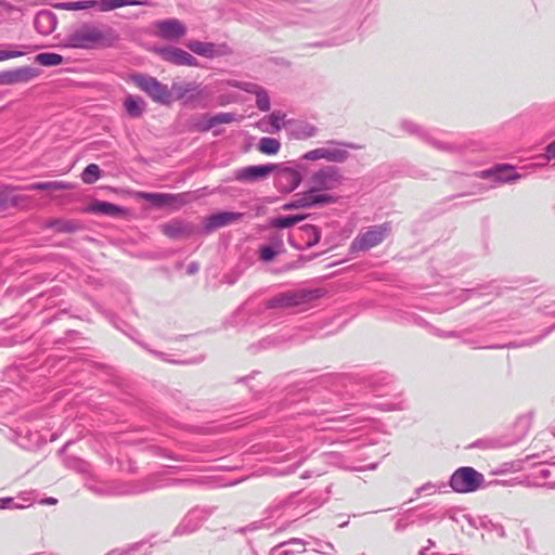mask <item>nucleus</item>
I'll list each match as a JSON object with an SVG mask.
<instances>
[{
	"instance_id": "57",
	"label": "nucleus",
	"mask_w": 555,
	"mask_h": 555,
	"mask_svg": "<svg viewBox=\"0 0 555 555\" xmlns=\"http://www.w3.org/2000/svg\"><path fill=\"white\" fill-rule=\"evenodd\" d=\"M434 519H436L435 514L422 513V514L417 515V520L421 521L422 524H428V522L433 521Z\"/></svg>"
},
{
	"instance_id": "63",
	"label": "nucleus",
	"mask_w": 555,
	"mask_h": 555,
	"mask_svg": "<svg viewBox=\"0 0 555 555\" xmlns=\"http://www.w3.org/2000/svg\"><path fill=\"white\" fill-rule=\"evenodd\" d=\"M464 517L467 519L468 524H469L472 527L477 528V524H476V520H475V519H473L470 516H464Z\"/></svg>"
},
{
	"instance_id": "18",
	"label": "nucleus",
	"mask_w": 555,
	"mask_h": 555,
	"mask_svg": "<svg viewBox=\"0 0 555 555\" xmlns=\"http://www.w3.org/2000/svg\"><path fill=\"white\" fill-rule=\"evenodd\" d=\"M38 75V69L30 66H23L0 73V85H15L27 82Z\"/></svg>"
},
{
	"instance_id": "19",
	"label": "nucleus",
	"mask_w": 555,
	"mask_h": 555,
	"mask_svg": "<svg viewBox=\"0 0 555 555\" xmlns=\"http://www.w3.org/2000/svg\"><path fill=\"white\" fill-rule=\"evenodd\" d=\"M186 48L193 53L207 59H214L216 56L223 55L227 50L225 44H216L212 42H204L198 40H190L186 43Z\"/></svg>"
},
{
	"instance_id": "17",
	"label": "nucleus",
	"mask_w": 555,
	"mask_h": 555,
	"mask_svg": "<svg viewBox=\"0 0 555 555\" xmlns=\"http://www.w3.org/2000/svg\"><path fill=\"white\" fill-rule=\"evenodd\" d=\"M159 37L166 40H179L185 33V26L177 18L158 21L155 24Z\"/></svg>"
},
{
	"instance_id": "24",
	"label": "nucleus",
	"mask_w": 555,
	"mask_h": 555,
	"mask_svg": "<svg viewBox=\"0 0 555 555\" xmlns=\"http://www.w3.org/2000/svg\"><path fill=\"white\" fill-rule=\"evenodd\" d=\"M301 245L295 246L297 249H309L317 245L321 238V231L313 224H304L299 228Z\"/></svg>"
},
{
	"instance_id": "22",
	"label": "nucleus",
	"mask_w": 555,
	"mask_h": 555,
	"mask_svg": "<svg viewBox=\"0 0 555 555\" xmlns=\"http://www.w3.org/2000/svg\"><path fill=\"white\" fill-rule=\"evenodd\" d=\"M56 25V15L49 10H41L35 16L34 26L40 35H50Z\"/></svg>"
},
{
	"instance_id": "43",
	"label": "nucleus",
	"mask_w": 555,
	"mask_h": 555,
	"mask_svg": "<svg viewBox=\"0 0 555 555\" xmlns=\"http://www.w3.org/2000/svg\"><path fill=\"white\" fill-rule=\"evenodd\" d=\"M10 205H16V202L11 194V190L7 186H1L0 188V211L7 209Z\"/></svg>"
},
{
	"instance_id": "25",
	"label": "nucleus",
	"mask_w": 555,
	"mask_h": 555,
	"mask_svg": "<svg viewBox=\"0 0 555 555\" xmlns=\"http://www.w3.org/2000/svg\"><path fill=\"white\" fill-rule=\"evenodd\" d=\"M124 107L129 117L139 118L146 111V102L141 96L128 94L124 100Z\"/></svg>"
},
{
	"instance_id": "36",
	"label": "nucleus",
	"mask_w": 555,
	"mask_h": 555,
	"mask_svg": "<svg viewBox=\"0 0 555 555\" xmlns=\"http://www.w3.org/2000/svg\"><path fill=\"white\" fill-rule=\"evenodd\" d=\"M35 61L42 66H56L63 63V56L56 53L43 52L37 54Z\"/></svg>"
},
{
	"instance_id": "31",
	"label": "nucleus",
	"mask_w": 555,
	"mask_h": 555,
	"mask_svg": "<svg viewBox=\"0 0 555 555\" xmlns=\"http://www.w3.org/2000/svg\"><path fill=\"white\" fill-rule=\"evenodd\" d=\"M487 175L492 176L494 181L507 183L517 180L520 176L516 173L513 167L500 166L494 171H487Z\"/></svg>"
},
{
	"instance_id": "10",
	"label": "nucleus",
	"mask_w": 555,
	"mask_h": 555,
	"mask_svg": "<svg viewBox=\"0 0 555 555\" xmlns=\"http://www.w3.org/2000/svg\"><path fill=\"white\" fill-rule=\"evenodd\" d=\"M341 182L340 169L332 165L323 166L313 172L309 179L312 191H332L338 188Z\"/></svg>"
},
{
	"instance_id": "60",
	"label": "nucleus",
	"mask_w": 555,
	"mask_h": 555,
	"mask_svg": "<svg viewBox=\"0 0 555 555\" xmlns=\"http://www.w3.org/2000/svg\"><path fill=\"white\" fill-rule=\"evenodd\" d=\"M308 457V455H305V456H301L296 463L294 466H292L291 468H288L287 470L284 472V474H292L294 473L305 461L306 459Z\"/></svg>"
},
{
	"instance_id": "23",
	"label": "nucleus",
	"mask_w": 555,
	"mask_h": 555,
	"mask_svg": "<svg viewBox=\"0 0 555 555\" xmlns=\"http://www.w3.org/2000/svg\"><path fill=\"white\" fill-rule=\"evenodd\" d=\"M308 543L304 539L292 538L287 541L281 542L270 550L269 555H295L305 552Z\"/></svg>"
},
{
	"instance_id": "12",
	"label": "nucleus",
	"mask_w": 555,
	"mask_h": 555,
	"mask_svg": "<svg viewBox=\"0 0 555 555\" xmlns=\"http://www.w3.org/2000/svg\"><path fill=\"white\" fill-rule=\"evenodd\" d=\"M89 490L102 496L132 495L144 492L143 487L137 483L122 482L118 480L91 485L89 486Z\"/></svg>"
},
{
	"instance_id": "1",
	"label": "nucleus",
	"mask_w": 555,
	"mask_h": 555,
	"mask_svg": "<svg viewBox=\"0 0 555 555\" xmlns=\"http://www.w3.org/2000/svg\"><path fill=\"white\" fill-rule=\"evenodd\" d=\"M118 40L119 34L112 26L85 22L68 29L62 46L70 49L90 50L114 47Z\"/></svg>"
},
{
	"instance_id": "28",
	"label": "nucleus",
	"mask_w": 555,
	"mask_h": 555,
	"mask_svg": "<svg viewBox=\"0 0 555 555\" xmlns=\"http://www.w3.org/2000/svg\"><path fill=\"white\" fill-rule=\"evenodd\" d=\"M28 191H64L72 189V184L64 181L35 182L25 188Z\"/></svg>"
},
{
	"instance_id": "61",
	"label": "nucleus",
	"mask_w": 555,
	"mask_h": 555,
	"mask_svg": "<svg viewBox=\"0 0 555 555\" xmlns=\"http://www.w3.org/2000/svg\"><path fill=\"white\" fill-rule=\"evenodd\" d=\"M285 506V503H279L278 505L275 506H272L269 508V512L270 513H276L278 516H280V511Z\"/></svg>"
},
{
	"instance_id": "45",
	"label": "nucleus",
	"mask_w": 555,
	"mask_h": 555,
	"mask_svg": "<svg viewBox=\"0 0 555 555\" xmlns=\"http://www.w3.org/2000/svg\"><path fill=\"white\" fill-rule=\"evenodd\" d=\"M413 509L405 511L402 516L397 520L395 525V530L397 532L404 531L410 525L414 522V520L411 519L410 515L412 514Z\"/></svg>"
},
{
	"instance_id": "34",
	"label": "nucleus",
	"mask_w": 555,
	"mask_h": 555,
	"mask_svg": "<svg viewBox=\"0 0 555 555\" xmlns=\"http://www.w3.org/2000/svg\"><path fill=\"white\" fill-rule=\"evenodd\" d=\"M281 149V143L275 138L264 137L258 143V150L266 155H275Z\"/></svg>"
},
{
	"instance_id": "47",
	"label": "nucleus",
	"mask_w": 555,
	"mask_h": 555,
	"mask_svg": "<svg viewBox=\"0 0 555 555\" xmlns=\"http://www.w3.org/2000/svg\"><path fill=\"white\" fill-rule=\"evenodd\" d=\"M211 121V116L208 114H203L198 117V120L194 124V128L201 132H206L212 129L214 127H208Z\"/></svg>"
},
{
	"instance_id": "29",
	"label": "nucleus",
	"mask_w": 555,
	"mask_h": 555,
	"mask_svg": "<svg viewBox=\"0 0 555 555\" xmlns=\"http://www.w3.org/2000/svg\"><path fill=\"white\" fill-rule=\"evenodd\" d=\"M141 197L152 203L154 206L164 207L177 202L180 195L167 193H142Z\"/></svg>"
},
{
	"instance_id": "49",
	"label": "nucleus",
	"mask_w": 555,
	"mask_h": 555,
	"mask_svg": "<svg viewBox=\"0 0 555 555\" xmlns=\"http://www.w3.org/2000/svg\"><path fill=\"white\" fill-rule=\"evenodd\" d=\"M235 87H237L238 89L245 91V92H248V93H253V94H257L260 90H261V86L257 85V83H254V82H246V81H241V82H237L236 85H234Z\"/></svg>"
},
{
	"instance_id": "62",
	"label": "nucleus",
	"mask_w": 555,
	"mask_h": 555,
	"mask_svg": "<svg viewBox=\"0 0 555 555\" xmlns=\"http://www.w3.org/2000/svg\"><path fill=\"white\" fill-rule=\"evenodd\" d=\"M43 504L54 505L57 503V500L54 498H47L42 501Z\"/></svg>"
},
{
	"instance_id": "44",
	"label": "nucleus",
	"mask_w": 555,
	"mask_h": 555,
	"mask_svg": "<svg viewBox=\"0 0 555 555\" xmlns=\"http://www.w3.org/2000/svg\"><path fill=\"white\" fill-rule=\"evenodd\" d=\"M532 424V417L530 415H521L517 418L515 423L516 429L520 433V436H525Z\"/></svg>"
},
{
	"instance_id": "20",
	"label": "nucleus",
	"mask_w": 555,
	"mask_h": 555,
	"mask_svg": "<svg viewBox=\"0 0 555 555\" xmlns=\"http://www.w3.org/2000/svg\"><path fill=\"white\" fill-rule=\"evenodd\" d=\"M162 232L172 240L189 237L193 234V225L180 219H173L162 225Z\"/></svg>"
},
{
	"instance_id": "27",
	"label": "nucleus",
	"mask_w": 555,
	"mask_h": 555,
	"mask_svg": "<svg viewBox=\"0 0 555 555\" xmlns=\"http://www.w3.org/2000/svg\"><path fill=\"white\" fill-rule=\"evenodd\" d=\"M146 3V0H99L96 8L101 12H108L127 5H145Z\"/></svg>"
},
{
	"instance_id": "50",
	"label": "nucleus",
	"mask_w": 555,
	"mask_h": 555,
	"mask_svg": "<svg viewBox=\"0 0 555 555\" xmlns=\"http://www.w3.org/2000/svg\"><path fill=\"white\" fill-rule=\"evenodd\" d=\"M25 507L26 505L14 503L12 498L0 499V509H20Z\"/></svg>"
},
{
	"instance_id": "41",
	"label": "nucleus",
	"mask_w": 555,
	"mask_h": 555,
	"mask_svg": "<svg viewBox=\"0 0 555 555\" xmlns=\"http://www.w3.org/2000/svg\"><path fill=\"white\" fill-rule=\"evenodd\" d=\"M298 208H310L307 192L301 194L300 197L291 201L282 206L283 210L298 209Z\"/></svg>"
},
{
	"instance_id": "46",
	"label": "nucleus",
	"mask_w": 555,
	"mask_h": 555,
	"mask_svg": "<svg viewBox=\"0 0 555 555\" xmlns=\"http://www.w3.org/2000/svg\"><path fill=\"white\" fill-rule=\"evenodd\" d=\"M313 551H315L317 553L328 555L334 551V545L331 542L321 541L319 539H313Z\"/></svg>"
},
{
	"instance_id": "37",
	"label": "nucleus",
	"mask_w": 555,
	"mask_h": 555,
	"mask_svg": "<svg viewBox=\"0 0 555 555\" xmlns=\"http://www.w3.org/2000/svg\"><path fill=\"white\" fill-rule=\"evenodd\" d=\"M101 178V169L96 164H89L81 173V179L87 184H93Z\"/></svg>"
},
{
	"instance_id": "11",
	"label": "nucleus",
	"mask_w": 555,
	"mask_h": 555,
	"mask_svg": "<svg viewBox=\"0 0 555 555\" xmlns=\"http://www.w3.org/2000/svg\"><path fill=\"white\" fill-rule=\"evenodd\" d=\"M212 514L210 507H194L181 519L172 531V537L189 535L197 531L206 519Z\"/></svg>"
},
{
	"instance_id": "4",
	"label": "nucleus",
	"mask_w": 555,
	"mask_h": 555,
	"mask_svg": "<svg viewBox=\"0 0 555 555\" xmlns=\"http://www.w3.org/2000/svg\"><path fill=\"white\" fill-rule=\"evenodd\" d=\"M328 145H334V147H318L312 151L304 154L302 159L305 160H318V159H326L332 163H344L349 157V152L347 149L358 150L359 145L351 142L344 141H335L331 140L327 142Z\"/></svg>"
},
{
	"instance_id": "9",
	"label": "nucleus",
	"mask_w": 555,
	"mask_h": 555,
	"mask_svg": "<svg viewBox=\"0 0 555 555\" xmlns=\"http://www.w3.org/2000/svg\"><path fill=\"white\" fill-rule=\"evenodd\" d=\"M311 298V293L305 289H294L279 293L272 298L268 299L264 305L258 308L259 313H264L268 310L275 308H293L306 304Z\"/></svg>"
},
{
	"instance_id": "42",
	"label": "nucleus",
	"mask_w": 555,
	"mask_h": 555,
	"mask_svg": "<svg viewBox=\"0 0 555 555\" xmlns=\"http://www.w3.org/2000/svg\"><path fill=\"white\" fill-rule=\"evenodd\" d=\"M256 106L261 112L270 111V98L264 88H261V90L256 94Z\"/></svg>"
},
{
	"instance_id": "51",
	"label": "nucleus",
	"mask_w": 555,
	"mask_h": 555,
	"mask_svg": "<svg viewBox=\"0 0 555 555\" xmlns=\"http://www.w3.org/2000/svg\"><path fill=\"white\" fill-rule=\"evenodd\" d=\"M264 527H268L267 524H266V520H258V521H254L245 527H242L237 530V532H247V531H255V530H258V529H261V528H264Z\"/></svg>"
},
{
	"instance_id": "32",
	"label": "nucleus",
	"mask_w": 555,
	"mask_h": 555,
	"mask_svg": "<svg viewBox=\"0 0 555 555\" xmlns=\"http://www.w3.org/2000/svg\"><path fill=\"white\" fill-rule=\"evenodd\" d=\"M319 191H312V188H309L307 191L309 207L313 206H323L327 204H334L337 202V197L327 193H318Z\"/></svg>"
},
{
	"instance_id": "6",
	"label": "nucleus",
	"mask_w": 555,
	"mask_h": 555,
	"mask_svg": "<svg viewBox=\"0 0 555 555\" xmlns=\"http://www.w3.org/2000/svg\"><path fill=\"white\" fill-rule=\"evenodd\" d=\"M304 166L294 162L278 164L274 176V186L281 193H291L302 181Z\"/></svg>"
},
{
	"instance_id": "35",
	"label": "nucleus",
	"mask_w": 555,
	"mask_h": 555,
	"mask_svg": "<svg viewBox=\"0 0 555 555\" xmlns=\"http://www.w3.org/2000/svg\"><path fill=\"white\" fill-rule=\"evenodd\" d=\"M138 344L144 348L146 351H149L151 354L159 358L160 360L165 361V362H169V363H173V364H192V363H196V362H199L203 360V358H199L197 360H175V359H171L169 358V356L165 352H162V351H157V350H154V349H151L147 345L143 344V343H140L138 341Z\"/></svg>"
},
{
	"instance_id": "59",
	"label": "nucleus",
	"mask_w": 555,
	"mask_h": 555,
	"mask_svg": "<svg viewBox=\"0 0 555 555\" xmlns=\"http://www.w3.org/2000/svg\"><path fill=\"white\" fill-rule=\"evenodd\" d=\"M270 242H271L270 245H273L275 248L282 250L283 241L281 237H279L278 235H274V236L270 237Z\"/></svg>"
},
{
	"instance_id": "5",
	"label": "nucleus",
	"mask_w": 555,
	"mask_h": 555,
	"mask_svg": "<svg viewBox=\"0 0 555 555\" xmlns=\"http://www.w3.org/2000/svg\"><path fill=\"white\" fill-rule=\"evenodd\" d=\"M485 483V476L469 466H463L451 475L449 486L454 492L470 493L480 489Z\"/></svg>"
},
{
	"instance_id": "53",
	"label": "nucleus",
	"mask_w": 555,
	"mask_h": 555,
	"mask_svg": "<svg viewBox=\"0 0 555 555\" xmlns=\"http://www.w3.org/2000/svg\"><path fill=\"white\" fill-rule=\"evenodd\" d=\"M284 118V115H281L280 112H273L270 116V124L274 131H279L281 129V120Z\"/></svg>"
},
{
	"instance_id": "26",
	"label": "nucleus",
	"mask_w": 555,
	"mask_h": 555,
	"mask_svg": "<svg viewBox=\"0 0 555 555\" xmlns=\"http://www.w3.org/2000/svg\"><path fill=\"white\" fill-rule=\"evenodd\" d=\"M46 227L59 233H75L81 229V223L76 220L50 219L47 221Z\"/></svg>"
},
{
	"instance_id": "64",
	"label": "nucleus",
	"mask_w": 555,
	"mask_h": 555,
	"mask_svg": "<svg viewBox=\"0 0 555 555\" xmlns=\"http://www.w3.org/2000/svg\"><path fill=\"white\" fill-rule=\"evenodd\" d=\"M554 478H555V475H554ZM542 486L546 487L548 489H555V480L554 481H550V482H545Z\"/></svg>"
},
{
	"instance_id": "7",
	"label": "nucleus",
	"mask_w": 555,
	"mask_h": 555,
	"mask_svg": "<svg viewBox=\"0 0 555 555\" xmlns=\"http://www.w3.org/2000/svg\"><path fill=\"white\" fill-rule=\"evenodd\" d=\"M133 83L143 92H145L154 102L169 105L172 102L171 88L158 81L155 77L134 74L131 76Z\"/></svg>"
},
{
	"instance_id": "3",
	"label": "nucleus",
	"mask_w": 555,
	"mask_h": 555,
	"mask_svg": "<svg viewBox=\"0 0 555 555\" xmlns=\"http://www.w3.org/2000/svg\"><path fill=\"white\" fill-rule=\"evenodd\" d=\"M172 100L181 101L191 108H206L211 95L207 87L196 81H175L171 85Z\"/></svg>"
},
{
	"instance_id": "52",
	"label": "nucleus",
	"mask_w": 555,
	"mask_h": 555,
	"mask_svg": "<svg viewBox=\"0 0 555 555\" xmlns=\"http://www.w3.org/2000/svg\"><path fill=\"white\" fill-rule=\"evenodd\" d=\"M548 465H550V467H547V468L539 469L537 472V477L543 478V479H546V478H550V477H554V475H555V463L552 462Z\"/></svg>"
},
{
	"instance_id": "48",
	"label": "nucleus",
	"mask_w": 555,
	"mask_h": 555,
	"mask_svg": "<svg viewBox=\"0 0 555 555\" xmlns=\"http://www.w3.org/2000/svg\"><path fill=\"white\" fill-rule=\"evenodd\" d=\"M443 487H444L443 483H441L439 486V485H436V483H433V482H426L423 486H421V487L415 489V494L420 495L423 492H426L428 494H433L436 491L441 490Z\"/></svg>"
},
{
	"instance_id": "15",
	"label": "nucleus",
	"mask_w": 555,
	"mask_h": 555,
	"mask_svg": "<svg viewBox=\"0 0 555 555\" xmlns=\"http://www.w3.org/2000/svg\"><path fill=\"white\" fill-rule=\"evenodd\" d=\"M243 212L236 211H219L211 214L204 219V232L206 234L212 233L217 229L230 225L234 222L242 220Z\"/></svg>"
},
{
	"instance_id": "56",
	"label": "nucleus",
	"mask_w": 555,
	"mask_h": 555,
	"mask_svg": "<svg viewBox=\"0 0 555 555\" xmlns=\"http://www.w3.org/2000/svg\"><path fill=\"white\" fill-rule=\"evenodd\" d=\"M544 156L548 160L555 159V140L546 145Z\"/></svg>"
},
{
	"instance_id": "2",
	"label": "nucleus",
	"mask_w": 555,
	"mask_h": 555,
	"mask_svg": "<svg viewBox=\"0 0 555 555\" xmlns=\"http://www.w3.org/2000/svg\"><path fill=\"white\" fill-rule=\"evenodd\" d=\"M482 327L478 325H474L473 327L464 328L462 331H442L436 327H431V333L440 338H459L464 344L470 345L474 349H503V348H520V347H530L538 344L543 337L547 336L553 330H555V324L552 325L548 330H546L541 336L531 338L529 340H524L521 343H508L504 345H482L481 341L474 339L470 337V334L474 331H480Z\"/></svg>"
},
{
	"instance_id": "58",
	"label": "nucleus",
	"mask_w": 555,
	"mask_h": 555,
	"mask_svg": "<svg viewBox=\"0 0 555 555\" xmlns=\"http://www.w3.org/2000/svg\"><path fill=\"white\" fill-rule=\"evenodd\" d=\"M199 270V266L197 262L193 261V262H190L186 267V273L189 275H193L195 273H197Z\"/></svg>"
},
{
	"instance_id": "30",
	"label": "nucleus",
	"mask_w": 555,
	"mask_h": 555,
	"mask_svg": "<svg viewBox=\"0 0 555 555\" xmlns=\"http://www.w3.org/2000/svg\"><path fill=\"white\" fill-rule=\"evenodd\" d=\"M306 219V215L278 216L270 220L271 228L283 230L295 225Z\"/></svg>"
},
{
	"instance_id": "14",
	"label": "nucleus",
	"mask_w": 555,
	"mask_h": 555,
	"mask_svg": "<svg viewBox=\"0 0 555 555\" xmlns=\"http://www.w3.org/2000/svg\"><path fill=\"white\" fill-rule=\"evenodd\" d=\"M278 168V164L253 165L237 169L235 180L240 182H256L266 179Z\"/></svg>"
},
{
	"instance_id": "8",
	"label": "nucleus",
	"mask_w": 555,
	"mask_h": 555,
	"mask_svg": "<svg viewBox=\"0 0 555 555\" xmlns=\"http://www.w3.org/2000/svg\"><path fill=\"white\" fill-rule=\"evenodd\" d=\"M390 225L388 223L369 227L366 230L361 231L351 242L350 250L366 251L379 245L389 234Z\"/></svg>"
},
{
	"instance_id": "16",
	"label": "nucleus",
	"mask_w": 555,
	"mask_h": 555,
	"mask_svg": "<svg viewBox=\"0 0 555 555\" xmlns=\"http://www.w3.org/2000/svg\"><path fill=\"white\" fill-rule=\"evenodd\" d=\"M159 55L162 59L168 63L178 66H198V62L196 57H194L189 52L184 51L181 48L177 47H167L159 50Z\"/></svg>"
},
{
	"instance_id": "55",
	"label": "nucleus",
	"mask_w": 555,
	"mask_h": 555,
	"mask_svg": "<svg viewBox=\"0 0 555 555\" xmlns=\"http://www.w3.org/2000/svg\"><path fill=\"white\" fill-rule=\"evenodd\" d=\"M240 276H241V272L238 270H234L230 273H227L223 276V281H224V283H227L229 285H233L238 281Z\"/></svg>"
},
{
	"instance_id": "38",
	"label": "nucleus",
	"mask_w": 555,
	"mask_h": 555,
	"mask_svg": "<svg viewBox=\"0 0 555 555\" xmlns=\"http://www.w3.org/2000/svg\"><path fill=\"white\" fill-rule=\"evenodd\" d=\"M238 117L235 113L222 112L211 116V121L208 127H215L221 124H231L237 121Z\"/></svg>"
},
{
	"instance_id": "40",
	"label": "nucleus",
	"mask_w": 555,
	"mask_h": 555,
	"mask_svg": "<svg viewBox=\"0 0 555 555\" xmlns=\"http://www.w3.org/2000/svg\"><path fill=\"white\" fill-rule=\"evenodd\" d=\"M280 251L273 245H261L258 249L259 258L264 262L272 261Z\"/></svg>"
},
{
	"instance_id": "33",
	"label": "nucleus",
	"mask_w": 555,
	"mask_h": 555,
	"mask_svg": "<svg viewBox=\"0 0 555 555\" xmlns=\"http://www.w3.org/2000/svg\"><path fill=\"white\" fill-rule=\"evenodd\" d=\"M90 210L95 214L105 216H115L121 212V207L109 202L95 201L91 206Z\"/></svg>"
},
{
	"instance_id": "39",
	"label": "nucleus",
	"mask_w": 555,
	"mask_h": 555,
	"mask_svg": "<svg viewBox=\"0 0 555 555\" xmlns=\"http://www.w3.org/2000/svg\"><path fill=\"white\" fill-rule=\"evenodd\" d=\"M59 7L62 9H65V10L79 11V10H87V9L96 7V1L95 0H87V1L65 2V3H61Z\"/></svg>"
},
{
	"instance_id": "13",
	"label": "nucleus",
	"mask_w": 555,
	"mask_h": 555,
	"mask_svg": "<svg viewBox=\"0 0 555 555\" xmlns=\"http://www.w3.org/2000/svg\"><path fill=\"white\" fill-rule=\"evenodd\" d=\"M401 128L406 131L411 135H415L428 144L433 145L434 147L441 150V151H454L456 150V146L451 143H443L440 140H438L430 131L424 129L416 122L408 119H403L400 122Z\"/></svg>"
},
{
	"instance_id": "54",
	"label": "nucleus",
	"mask_w": 555,
	"mask_h": 555,
	"mask_svg": "<svg viewBox=\"0 0 555 555\" xmlns=\"http://www.w3.org/2000/svg\"><path fill=\"white\" fill-rule=\"evenodd\" d=\"M24 51H15V50H0V61L14 59L24 55Z\"/></svg>"
},
{
	"instance_id": "21",
	"label": "nucleus",
	"mask_w": 555,
	"mask_h": 555,
	"mask_svg": "<svg viewBox=\"0 0 555 555\" xmlns=\"http://www.w3.org/2000/svg\"><path fill=\"white\" fill-rule=\"evenodd\" d=\"M286 129L289 137L295 140H307L318 134V128L304 120L288 121Z\"/></svg>"
}]
</instances>
